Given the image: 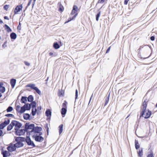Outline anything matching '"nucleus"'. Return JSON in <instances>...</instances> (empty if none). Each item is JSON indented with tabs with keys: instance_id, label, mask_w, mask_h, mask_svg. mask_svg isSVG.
Segmentation results:
<instances>
[{
	"instance_id": "obj_1",
	"label": "nucleus",
	"mask_w": 157,
	"mask_h": 157,
	"mask_svg": "<svg viewBox=\"0 0 157 157\" xmlns=\"http://www.w3.org/2000/svg\"><path fill=\"white\" fill-rule=\"evenodd\" d=\"M147 102H146L145 100H144L143 102L142 106L143 108L142 111L140 112L139 118H137V121L136 123L137 122L139 123L140 122V119L142 117H144L145 119H147L150 118L152 114V112L149 109H148L147 110V112L146 113L145 116L144 117V115H145V113L146 112V108L147 107ZM139 115L138 114L137 116V118H138Z\"/></svg>"
},
{
	"instance_id": "obj_2",
	"label": "nucleus",
	"mask_w": 157,
	"mask_h": 157,
	"mask_svg": "<svg viewBox=\"0 0 157 157\" xmlns=\"http://www.w3.org/2000/svg\"><path fill=\"white\" fill-rule=\"evenodd\" d=\"M26 87H30L31 89L34 90L36 91L37 93L39 95L41 94V91L37 87L35 86V84L34 83H29L26 85L25 86Z\"/></svg>"
},
{
	"instance_id": "obj_3",
	"label": "nucleus",
	"mask_w": 157,
	"mask_h": 157,
	"mask_svg": "<svg viewBox=\"0 0 157 157\" xmlns=\"http://www.w3.org/2000/svg\"><path fill=\"white\" fill-rule=\"evenodd\" d=\"M32 137L35 141L37 142H41L44 140V138L41 136H38V134H35L32 135Z\"/></svg>"
},
{
	"instance_id": "obj_4",
	"label": "nucleus",
	"mask_w": 157,
	"mask_h": 157,
	"mask_svg": "<svg viewBox=\"0 0 157 157\" xmlns=\"http://www.w3.org/2000/svg\"><path fill=\"white\" fill-rule=\"evenodd\" d=\"M35 124H29V122H27L25 124V129L26 131L29 130H31L33 129Z\"/></svg>"
},
{
	"instance_id": "obj_5",
	"label": "nucleus",
	"mask_w": 157,
	"mask_h": 157,
	"mask_svg": "<svg viewBox=\"0 0 157 157\" xmlns=\"http://www.w3.org/2000/svg\"><path fill=\"white\" fill-rule=\"evenodd\" d=\"M25 129H18L15 130L14 133L16 136H21L25 134Z\"/></svg>"
},
{
	"instance_id": "obj_6",
	"label": "nucleus",
	"mask_w": 157,
	"mask_h": 157,
	"mask_svg": "<svg viewBox=\"0 0 157 157\" xmlns=\"http://www.w3.org/2000/svg\"><path fill=\"white\" fill-rule=\"evenodd\" d=\"M13 124H14V126H15V127L14 129L15 130L19 129L21 127L22 124L21 122L16 120H13Z\"/></svg>"
},
{
	"instance_id": "obj_7",
	"label": "nucleus",
	"mask_w": 157,
	"mask_h": 157,
	"mask_svg": "<svg viewBox=\"0 0 157 157\" xmlns=\"http://www.w3.org/2000/svg\"><path fill=\"white\" fill-rule=\"evenodd\" d=\"M22 8L23 6L22 4L17 6L14 10V14H17L21 10H22Z\"/></svg>"
},
{
	"instance_id": "obj_8",
	"label": "nucleus",
	"mask_w": 157,
	"mask_h": 157,
	"mask_svg": "<svg viewBox=\"0 0 157 157\" xmlns=\"http://www.w3.org/2000/svg\"><path fill=\"white\" fill-rule=\"evenodd\" d=\"M42 130V128L41 127L38 126H35V125H34L33 129L32 130V132L34 134H38V132L41 131Z\"/></svg>"
},
{
	"instance_id": "obj_9",
	"label": "nucleus",
	"mask_w": 157,
	"mask_h": 157,
	"mask_svg": "<svg viewBox=\"0 0 157 157\" xmlns=\"http://www.w3.org/2000/svg\"><path fill=\"white\" fill-rule=\"evenodd\" d=\"M7 149L8 151L10 152L15 151L16 148L14 144L13 145L12 143H11L10 144V145L7 147Z\"/></svg>"
},
{
	"instance_id": "obj_10",
	"label": "nucleus",
	"mask_w": 157,
	"mask_h": 157,
	"mask_svg": "<svg viewBox=\"0 0 157 157\" xmlns=\"http://www.w3.org/2000/svg\"><path fill=\"white\" fill-rule=\"evenodd\" d=\"M78 10V6L75 5H73L72 8V10H71V15H75L77 14V16L78 15V13H77Z\"/></svg>"
},
{
	"instance_id": "obj_11",
	"label": "nucleus",
	"mask_w": 157,
	"mask_h": 157,
	"mask_svg": "<svg viewBox=\"0 0 157 157\" xmlns=\"http://www.w3.org/2000/svg\"><path fill=\"white\" fill-rule=\"evenodd\" d=\"M26 144L28 146H32L33 147H36L33 141H32L30 138L27 139Z\"/></svg>"
},
{
	"instance_id": "obj_12",
	"label": "nucleus",
	"mask_w": 157,
	"mask_h": 157,
	"mask_svg": "<svg viewBox=\"0 0 157 157\" xmlns=\"http://www.w3.org/2000/svg\"><path fill=\"white\" fill-rule=\"evenodd\" d=\"M1 153L3 157H7L11 155V153L8 151L4 150L3 149L1 150Z\"/></svg>"
},
{
	"instance_id": "obj_13",
	"label": "nucleus",
	"mask_w": 157,
	"mask_h": 157,
	"mask_svg": "<svg viewBox=\"0 0 157 157\" xmlns=\"http://www.w3.org/2000/svg\"><path fill=\"white\" fill-rule=\"evenodd\" d=\"M59 42L61 44L60 45L56 41L54 42L53 44V47L55 49H57L59 48L60 46L62 45V43L61 41H59Z\"/></svg>"
},
{
	"instance_id": "obj_14",
	"label": "nucleus",
	"mask_w": 157,
	"mask_h": 157,
	"mask_svg": "<svg viewBox=\"0 0 157 157\" xmlns=\"http://www.w3.org/2000/svg\"><path fill=\"white\" fill-rule=\"evenodd\" d=\"M58 11L61 13L64 10V7L60 2H59L58 3Z\"/></svg>"
},
{
	"instance_id": "obj_15",
	"label": "nucleus",
	"mask_w": 157,
	"mask_h": 157,
	"mask_svg": "<svg viewBox=\"0 0 157 157\" xmlns=\"http://www.w3.org/2000/svg\"><path fill=\"white\" fill-rule=\"evenodd\" d=\"M16 82V79L12 78L10 79V83L12 88L13 89L14 88Z\"/></svg>"
},
{
	"instance_id": "obj_16",
	"label": "nucleus",
	"mask_w": 157,
	"mask_h": 157,
	"mask_svg": "<svg viewBox=\"0 0 157 157\" xmlns=\"http://www.w3.org/2000/svg\"><path fill=\"white\" fill-rule=\"evenodd\" d=\"M23 117L24 119L26 120H30L32 119L30 118V115L28 113H24L23 114Z\"/></svg>"
},
{
	"instance_id": "obj_17",
	"label": "nucleus",
	"mask_w": 157,
	"mask_h": 157,
	"mask_svg": "<svg viewBox=\"0 0 157 157\" xmlns=\"http://www.w3.org/2000/svg\"><path fill=\"white\" fill-rule=\"evenodd\" d=\"M77 16V14L74 15V16L72 17H69L68 19L67 20L64 22V24H67L72 20H75V19Z\"/></svg>"
},
{
	"instance_id": "obj_18",
	"label": "nucleus",
	"mask_w": 157,
	"mask_h": 157,
	"mask_svg": "<svg viewBox=\"0 0 157 157\" xmlns=\"http://www.w3.org/2000/svg\"><path fill=\"white\" fill-rule=\"evenodd\" d=\"M14 125V124H13V120L11 121V123L9 124L7 127V131H10L13 128Z\"/></svg>"
},
{
	"instance_id": "obj_19",
	"label": "nucleus",
	"mask_w": 157,
	"mask_h": 157,
	"mask_svg": "<svg viewBox=\"0 0 157 157\" xmlns=\"http://www.w3.org/2000/svg\"><path fill=\"white\" fill-rule=\"evenodd\" d=\"M67 109H65L64 108H62L60 112L62 116L63 117L65 116L67 112Z\"/></svg>"
},
{
	"instance_id": "obj_20",
	"label": "nucleus",
	"mask_w": 157,
	"mask_h": 157,
	"mask_svg": "<svg viewBox=\"0 0 157 157\" xmlns=\"http://www.w3.org/2000/svg\"><path fill=\"white\" fill-rule=\"evenodd\" d=\"M14 144L16 147V148H19L22 147L24 146V144L21 142H17V143Z\"/></svg>"
},
{
	"instance_id": "obj_21",
	"label": "nucleus",
	"mask_w": 157,
	"mask_h": 157,
	"mask_svg": "<svg viewBox=\"0 0 157 157\" xmlns=\"http://www.w3.org/2000/svg\"><path fill=\"white\" fill-rule=\"evenodd\" d=\"M27 101V97L25 96H22L21 97V103H26V102Z\"/></svg>"
},
{
	"instance_id": "obj_22",
	"label": "nucleus",
	"mask_w": 157,
	"mask_h": 157,
	"mask_svg": "<svg viewBox=\"0 0 157 157\" xmlns=\"http://www.w3.org/2000/svg\"><path fill=\"white\" fill-rule=\"evenodd\" d=\"M17 37L16 34L14 32H12L10 34V37L12 41L16 39Z\"/></svg>"
},
{
	"instance_id": "obj_23",
	"label": "nucleus",
	"mask_w": 157,
	"mask_h": 157,
	"mask_svg": "<svg viewBox=\"0 0 157 157\" xmlns=\"http://www.w3.org/2000/svg\"><path fill=\"white\" fill-rule=\"evenodd\" d=\"M150 49L151 50V53L150 54V55L149 56H148V57H146L144 58L141 56V54H138V56H139V57H140V58L141 59H146L149 58L151 56V55L152 53L153 49H152V48H151V46H150Z\"/></svg>"
},
{
	"instance_id": "obj_24",
	"label": "nucleus",
	"mask_w": 157,
	"mask_h": 157,
	"mask_svg": "<svg viewBox=\"0 0 157 157\" xmlns=\"http://www.w3.org/2000/svg\"><path fill=\"white\" fill-rule=\"evenodd\" d=\"M45 114L47 117H51L52 116L51 110L49 109H47L45 111Z\"/></svg>"
},
{
	"instance_id": "obj_25",
	"label": "nucleus",
	"mask_w": 157,
	"mask_h": 157,
	"mask_svg": "<svg viewBox=\"0 0 157 157\" xmlns=\"http://www.w3.org/2000/svg\"><path fill=\"white\" fill-rule=\"evenodd\" d=\"M24 106L26 110H30L31 108V105L29 103L25 104Z\"/></svg>"
},
{
	"instance_id": "obj_26",
	"label": "nucleus",
	"mask_w": 157,
	"mask_h": 157,
	"mask_svg": "<svg viewBox=\"0 0 157 157\" xmlns=\"http://www.w3.org/2000/svg\"><path fill=\"white\" fill-rule=\"evenodd\" d=\"M64 91L63 90H58V95L59 97L63 96L64 95Z\"/></svg>"
},
{
	"instance_id": "obj_27",
	"label": "nucleus",
	"mask_w": 157,
	"mask_h": 157,
	"mask_svg": "<svg viewBox=\"0 0 157 157\" xmlns=\"http://www.w3.org/2000/svg\"><path fill=\"white\" fill-rule=\"evenodd\" d=\"M137 153L139 157H142L143 155V148H140L138 151H137Z\"/></svg>"
},
{
	"instance_id": "obj_28",
	"label": "nucleus",
	"mask_w": 157,
	"mask_h": 157,
	"mask_svg": "<svg viewBox=\"0 0 157 157\" xmlns=\"http://www.w3.org/2000/svg\"><path fill=\"white\" fill-rule=\"evenodd\" d=\"M102 6L98 10V13L96 15V20L98 21L99 20V18L100 16L101 12L100 10V9L102 8Z\"/></svg>"
},
{
	"instance_id": "obj_29",
	"label": "nucleus",
	"mask_w": 157,
	"mask_h": 157,
	"mask_svg": "<svg viewBox=\"0 0 157 157\" xmlns=\"http://www.w3.org/2000/svg\"><path fill=\"white\" fill-rule=\"evenodd\" d=\"M135 146L136 150H138L140 148V144L138 141L136 139H135Z\"/></svg>"
},
{
	"instance_id": "obj_30",
	"label": "nucleus",
	"mask_w": 157,
	"mask_h": 157,
	"mask_svg": "<svg viewBox=\"0 0 157 157\" xmlns=\"http://www.w3.org/2000/svg\"><path fill=\"white\" fill-rule=\"evenodd\" d=\"M5 29L8 32L10 33L12 31L10 27L6 24H5L4 26Z\"/></svg>"
},
{
	"instance_id": "obj_31",
	"label": "nucleus",
	"mask_w": 157,
	"mask_h": 157,
	"mask_svg": "<svg viewBox=\"0 0 157 157\" xmlns=\"http://www.w3.org/2000/svg\"><path fill=\"white\" fill-rule=\"evenodd\" d=\"M149 151L148 152V154L147 155V157H154L153 152L151 149H149Z\"/></svg>"
},
{
	"instance_id": "obj_32",
	"label": "nucleus",
	"mask_w": 157,
	"mask_h": 157,
	"mask_svg": "<svg viewBox=\"0 0 157 157\" xmlns=\"http://www.w3.org/2000/svg\"><path fill=\"white\" fill-rule=\"evenodd\" d=\"M30 104L31 105L32 109H34L35 110H36V102L35 101H33Z\"/></svg>"
},
{
	"instance_id": "obj_33",
	"label": "nucleus",
	"mask_w": 157,
	"mask_h": 157,
	"mask_svg": "<svg viewBox=\"0 0 157 157\" xmlns=\"http://www.w3.org/2000/svg\"><path fill=\"white\" fill-rule=\"evenodd\" d=\"M25 132H26V137L27 138V139L30 138V135H31V133L33 132H32V130L30 131L28 130H27L26 131L25 130Z\"/></svg>"
},
{
	"instance_id": "obj_34",
	"label": "nucleus",
	"mask_w": 157,
	"mask_h": 157,
	"mask_svg": "<svg viewBox=\"0 0 157 157\" xmlns=\"http://www.w3.org/2000/svg\"><path fill=\"white\" fill-rule=\"evenodd\" d=\"M150 46H151L147 44H146L144 46H140L138 50L140 51L141 49L143 48L144 47L147 48L148 50H149V49H150Z\"/></svg>"
},
{
	"instance_id": "obj_35",
	"label": "nucleus",
	"mask_w": 157,
	"mask_h": 157,
	"mask_svg": "<svg viewBox=\"0 0 157 157\" xmlns=\"http://www.w3.org/2000/svg\"><path fill=\"white\" fill-rule=\"evenodd\" d=\"M63 124H61L59 125L58 127L59 132V134H60L63 132Z\"/></svg>"
},
{
	"instance_id": "obj_36",
	"label": "nucleus",
	"mask_w": 157,
	"mask_h": 157,
	"mask_svg": "<svg viewBox=\"0 0 157 157\" xmlns=\"http://www.w3.org/2000/svg\"><path fill=\"white\" fill-rule=\"evenodd\" d=\"M28 101L29 102H31L33 101L34 97L32 95H30L28 96L27 98Z\"/></svg>"
},
{
	"instance_id": "obj_37",
	"label": "nucleus",
	"mask_w": 157,
	"mask_h": 157,
	"mask_svg": "<svg viewBox=\"0 0 157 157\" xmlns=\"http://www.w3.org/2000/svg\"><path fill=\"white\" fill-rule=\"evenodd\" d=\"M26 110V109L24 107V106H23L22 107H21L20 110H19L18 113L21 114H22L24 113Z\"/></svg>"
},
{
	"instance_id": "obj_38",
	"label": "nucleus",
	"mask_w": 157,
	"mask_h": 157,
	"mask_svg": "<svg viewBox=\"0 0 157 157\" xmlns=\"http://www.w3.org/2000/svg\"><path fill=\"white\" fill-rule=\"evenodd\" d=\"M67 102L66 100H64V101L63 103L62 104V108H64L65 109H67Z\"/></svg>"
},
{
	"instance_id": "obj_39",
	"label": "nucleus",
	"mask_w": 157,
	"mask_h": 157,
	"mask_svg": "<svg viewBox=\"0 0 157 157\" xmlns=\"http://www.w3.org/2000/svg\"><path fill=\"white\" fill-rule=\"evenodd\" d=\"M21 138H22V137L21 136H18V137H16L15 136L14 138H15V141L16 142H21Z\"/></svg>"
},
{
	"instance_id": "obj_40",
	"label": "nucleus",
	"mask_w": 157,
	"mask_h": 157,
	"mask_svg": "<svg viewBox=\"0 0 157 157\" xmlns=\"http://www.w3.org/2000/svg\"><path fill=\"white\" fill-rule=\"evenodd\" d=\"M5 91L6 88L3 86L0 88V92L1 93H4L5 92Z\"/></svg>"
},
{
	"instance_id": "obj_41",
	"label": "nucleus",
	"mask_w": 157,
	"mask_h": 157,
	"mask_svg": "<svg viewBox=\"0 0 157 157\" xmlns=\"http://www.w3.org/2000/svg\"><path fill=\"white\" fill-rule=\"evenodd\" d=\"M34 109H32L31 112V114L33 116H35L36 113V109L34 110Z\"/></svg>"
},
{
	"instance_id": "obj_42",
	"label": "nucleus",
	"mask_w": 157,
	"mask_h": 157,
	"mask_svg": "<svg viewBox=\"0 0 157 157\" xmlns=\"http://www.w3.org/2000/svg\"><path fill=\"white\" fill-rule=\"evenodd\" d=\"M13 108L11 106H9L7 109L6 111L7 112H11L13 110Z\"/></svg>"
},
{
	"instance_id": "obj_43",
	"label": "nucleus",
	"mask_w": 157,
	"mask_h": 157,
	"mask_svg": "<svg viewBox=\"0 0 157 157\" xmlns=\"http://www.w3.org/2000/svg\"><path fill=\"white\" fill-rule=\"evenodd\" d=\"M49 56H57V53L56 52H50L49 53Z\"/></svg>"
},
{
	"instance_id": "obj_44",
	"label": "nucleus",
	"mask_w": 157,
	"mask_h": 157,
	"mask_svg": "<svg viewBox=\"0 0 157 157\" xmlns=\"http://www.w3.org/2000/svg\"><path fill=\"white\" fill-rule=\"evenodd\" d=\"M32 0H29V1L27 6L25 7V9L24 10V12H25V10H26V9L28 8V7L30 5Z\"/></svg>"
},
{
	"instance_id": "obj_45",
	"label": "nucleus",
	"mask_w": 157,
	"mask_h": 157,
	"mask_svg": "<svg viewBox=\"0 0 157 157\" xmlns=\"http://www.w3.org/2000/svg\"><path fill=\"white\" fill-rule=\"evenodd\" d=\"M6 126V125L2 122L0 124V129H3Z\"/></svg>"
},
{
	"instance_id": "obj_46",
	"label": "nucleus",
	"mask_w": 157,
	"mask_h": 157,
	"mask_svg": "<svg viewBox=\"0 0 157 157\" xmlns=\"http://www.w3.org/2000/svg\"><path fill=\"white\" fill-rule=\"evenodd\" d=\"M109 98L108 97H106L105 98V103L104 104V106H105L107 104L109 101Z\"/></svg>"
},
{
	"instance_id": "obj_47",
	"label": "nucleus",
	"mask_w": 157,
	"mask_h": 157,
	"mask_svg": "<svg viewBox=\"0 0 157 157\" xmlns=\"http://www.w3.org/2000/svg\"><path fill=\"white\" fill-rule=\"evenodd\" d=\"M5 116L7 117H14V116L13 114H10V113H8L7 114H6L5 115Z\"/></svg>"
},
{
	"instance_id": "obj_48",
	"label": "nucleus",
	"mask_w": 157,
	"mask_h": 157,
	"mask_svg": "<svg viewBox=\"0 0 157 157\" xmlns=\"http://www.w3.org/2000/svg\"><path fill=\"white\" fill-rule=\"evenodd\" d=\"M78 90L76 89L75 90V99L76 100L78 98Z\"/></svg>"
},
{
	"instance_id": "obj_49",
	"label": "nucleus",
	"mask_w": 157,
	"mask_h": 157,
	"mask_svg": "<svg viewBox=\"0 0 157 157\" xmlns=\"http://www.w3.org/2000/svg\"><path fill=\"white\" fill-rule=\"evenodd\" d=\"M17 29L18 30H20L21 29V24L20 22H19L18 25L17 27Z\"/></svg>"
},
{
	"instance_id": "obj_50",
	"label": "nucleus",
	"mask_w": 157,
	"mask_h": 157,
	"mask_svg": "<svg viewBox=\"0 0 157 157\" xmlns=\"http://www.w3.org/2000/svg\"><path fill=\"white\" fill-rule=\"evenodd\" d=\"M21 142L22 143V142H26L27 141V138L24 137H22V138H21Z\"/></svg>"
},
{
	"instance_id": "obj_51",
	"label": "nucleus",
	"mask_w": 157,
	"mask_h": 157,
	"mask_svg": "<svg viewBox=\"0 0 157 157\" xmlns=\"http://www.w3.org/2000/svg\"><path fill=\"white\" fill-rule=\"evenodd\" d=\"M9 6V5H5L4 6L3 8L6 11H7L8 9Z\"/></svg>"
},
{
	"instance_id": "obj_52",
	"label": "nucleus",
	"mask_w": 157,
	"mask_h": 157,
	"mask_svg": "<svg viewBox=\"0 0 157 157\" xmlns=\"http://www.w3.org/2000/svg\"><path fill=\"white\" fill-rule=\"evenodd\" d=\"M21 106L19 105H17V106L16 107V110L17 112L18 113L19 111V109L20 108H21Z\"/></svg>"
},
{
	"instance_id": "obj_53",
	"label": "nucleus",
	"mask_w": 157,
	"mask_h": 157,
	"mask_svg": "<svg viewBox=\"0 0 157 157\" xmlns=\"http://www.w3.org/2000/svg\"><path fill=\"white\" fill-rule=\"evenodd\" d=\"M7 43V41L6 40L5 41L4 43L2 45V47L3 48H5V47H6L7 46L6 45V44Z\"/></svg>"
},
{
	"instance_id": "obj_54",
	"label": "nucleus",
	"mask_w": 157,
	"mask_h": 157,
	"mask_svg": "<svg viewBox=\"0 0 157 157\" xmlns=\"http://www.w3.org/2000/svg\"><path fill=\"white\" fill-rule=\"evenodd\" d=\"M45 128L47 130H49V128L48 127V123H46L45 125Z\"/></svg>"
},
{
	"instance_id": "obj_55",
	"label": "nucleus",
	"mask_w": 157,
	"mask_h": 157,
	"mask_svg": "<svg viewBox=\"0 0 157 157\" xmlns=\"http://www.w3.org/2000/svg\"><path fill=\"white\" fill-rule=\"evenodd\" d=\"M105 0H98L97 3V4L98 3H103L105 2Z\"/></svg>"
},
{
	"instance_id": "obj_56",
	"label": "nucleus",
	"mask_w": 157,
	"mask_h": 157,
	"mask_svg": "<svg viewBox=\"0 0 157 157\" xmlns=\"http://www.w3.org/2000/svg\"><path fill=\"white\" fill-rule=\"evenodd\" d=\"M4 134H3V132L2 129H0V136H3Z\"/></svg>"
},
{
	"instance_id": "obj_57",
	"label": "nucleus",
	"mask_w": 157,
	"mask_h": 157,
	"mask_svg": "<svg viewBox=\"0 0 157 157\" xmlns=\"http://www.w3.org/2000/svg\"><path fill=\"white\" fill-rule=\"evenodd\" d=\"M150 39L151 40V41H154L155 40V36H151L150 38Z\"/></svg>"
},
{
	"instance_id": "obj_58",
	"label": "nucleus",
	"mask_w": 157,
	"mask_h": 157,
	"mask_svg": "<svg viewBox=\"0 0 157 157\" xmlns=\"http://www.w3.org/2000/svg\"><path fill=\"white\" fill-rule=\"evenodd\" d=\"M24 63L27 66H29L30 65V63L26 61H24Z\"/></svg>"
},
{
	"instance_id": "obj_59",
	"label": "nucleus",
	"mask_w": 157,
	"mask_h": 157,
	"mask_svg": "<svg viewBox=\"0 0 157 157\" xmlns=\"http://www.w3.org/2000/svg\"><path fill=\"white\" fill-rule=\"evenodd\" d=\"M110 48H111V46H110L107 49L106 52H105L106 54L108 53L109 52V51L110 49Z\"/></svg>"
},
{
	"instance_id": "obj_60",
	"label": "nucleus",
	"mask_w": 157,
	"mask_h": 157,
	"mask_svg": "<svg viewBox=\"0 0 157 157\" xmlns=\"http://www.w3.org/2000/svg\"><path fill=\"white\" fill-rule=\"evenodd\" d=\"M41 109L42 107L41 106H40L37 107V111H40V110H41Z\"/></svg>"
},
{
	"instance_id": "obj_61",
	"label": "nucleus",
	"mask_w": 157,
	"mask_h": 157,
	"mask_svg": "<svg viewBox=\"0 0 157 157\" xmlns=\"http://www.w3.org/2000/svg\"><path fill=\"white\" fill-rule=\"evenodd\" d=\"M76 149V148H75L72 151H71V152L70 153V154L68 156V157H69L73 153V152L75 151Z\"/></svg>"
},
{
	"instance_id": "obj_62",
	"label": "nucleus",
	"mask_w": 157,
	"mask_h": 157,
	"mask_svg": "<svg viewBox=\"0 0 157 157\" xmlns=\"http://www.w3.org/2000/svg\"><path fill=\"white\" fill-rule=\"evenodd\" d=\"M122 91V90H121V89H120V90H119L118 92L117 95H119V94H121V93Z\"/></svg>"
},
{
	"instance_id": "obj_63",
	"label": "nucleus",
	"mask_w": 157,
	"mask_h": 157,
	"mask_svg": "<svg viewBox=\"0 0 157 157\" xmlns=\"http://www.w3.org/2000/svg\"><path fill=\"white\" fill-rule=\"evenodd\" d=\"M129 0H124V5H126L128 4V2Z\"/></svg>"
},
{
	"instance_id": "obj_64",
	"label": "nucleus",
	"mask_w": 157,
	"mask_h": 157,
	"mask_svg": "<svg viewBox=\"0 0 157 157\" xmlns=\"http://www.w3.org/2000/svg\"><path fill=\"white\" fill-rule=\"evenodd\" d=\"M4 19L5 20H9V18L8 17L6 16H5L4 17Z\"/></svg>"
}]
</instances>
